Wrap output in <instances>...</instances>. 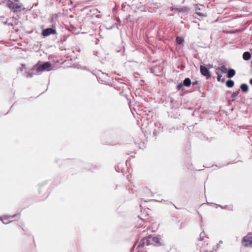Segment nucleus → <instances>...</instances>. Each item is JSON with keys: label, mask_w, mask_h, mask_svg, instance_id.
Returning <instances> with one entry per match:
<instances>
[{"label": "nucleus", "mask_w": 252, "mask_h": 252, "mask_svg": "<svg viewBox=\"0 0 252 252\" xmlns=\"http://www.w3.org/2000/svg\"><path fill=\"white\" fill-rule=\"evenodd\" d=\"M35 68L38 73H41L44 71H49L53 69L52 65L50 62H46L42 64H36Z\"/></svg>", "instance_id": "1"}, {"label": "nucleus", "mask_w": 252, "mask_h": 252, "mask_svg": "<svg viewBox=\"0 0 252 252\" xmlns=\"http://www.w3.org/2000/svg\"><path fill=\"white\" fill-rule=\"evenodd\" d=\"M6 6L11 9L17 10L21 8V4L19 2L18 0H14V1L8 0L7 1Z\"/></svg>", "instance_id": "2"}, {"label": "nucleus", "mask_w": 252, "mask_h": 252, "mask_svg": "<svg viewBox=\"0 0 252 252\" xmlns=\"http://www.w3.org/2000/svg\"><path fill=\"white\" fill-rule=\"evenodd\" d=\"M242 244L245 247H252V237L249 236L244 237L243 239Z\"/></svg>", "instance_id": "3"}, {"label": "nucleus", "mask_w": 252, "mask_h": 252, "mask_svg": "<svg viewBox=\"0 0 252 252\" xmlns=\"http://www.w3.org/2000/svg\"><path fill=\"white\" fill-rule=\"evenodd\" d=\"M200 72L202 75L206 77L207 78L211 76L209 70L205 66H200Z\"/></svg>", "instance_id": "4"}, {"label": "nucleus", "mask_w": 252, "mask_h": 252, "mask_svg": "<svg viewBox=\"0 0 252 252\" xmlns=\"http://www.w3.org/2000/svg\"><path fill=\"white\" fill-rule=\"evenodd\" d=\"M56 33L55 30L52 28H47L43 30L42 34L44 36H48L51 34H54Z\"/></svg>", "instance_id": "5"}, {"label": "nucleus", "mask_w": 252, "mask_h": 252, "mask_svg": "<svg viewBox=\"0 0 252 252\" xmlns=\"http://www.w3.org/2000/svg\"><path fill=\"white\" fill-rule=\"evenodd\" d=\"M148 242L153 245H159V240L158 237L150 236L148 238Z\"/></svg>", "instance_id": "6"}, {"label": "nucleus", "mask_w": 252, "mask_h": 252, "mask_svg": "<svg viewBox=\"0 0 252 252\" xmlns=\"http://www.w3.org/2000/svg\"><path fill=\"white\" fill-rule=\"evenodd\" d=\"M15 216H3V217H0V220L2 221V222L4 224H7L9 222H11Z\"/></svg>", "instance_id": "7"}, {"label": "nucleus", "mask_w": 252, "mask_h": 252, "mask_svg": "<svg viewBox=\"0 0 252 252\" xmlns=\"http://www.w3.org/2000/svg\"><path fill=\"white\" fill-rule=\"evenodd\" d=\"M251 54L249 52H245L243 55V58L245 61H248L251 58Z\"/></svg>", "instance_id": "8"}, {"label": "nucleus", "mask_w": 252, "mask_h": 252, "mask_svg": "<svg viewBox=\"0 0 252 252\" xmlns=\"http://www.w3.org/2000/svg\"><path fill=\"white\" fill-rule=\"evenodd\" d=\"M183 84L184 86L189 87L191 84V80L189 78H187L184 80Z\"/></svg>", "instance_id": "9"}, {"label": "nucleus", "mask_w": 252, "mask_h": 252, "mask_svg": "<svg viewBox=\"0 0 252 252\" xmlns=\"http://www.w3.org/2000/svg\"><path fill=\"white\" fill-rule=\"evenodd\" d=\"M235 74V70L233 69H230L229 70V71L228 72V77L229 78H232V77H233L234 76Z\"/></svg>", "instance_id": "10"}, {"label": "nucleus", "mask_w": 252, "mask_h": 252, "mask_svg": "<svg viewBox=\"0 0 252 252\" xmlns=\"http://www.w3.org/2000/svg\"><path fill=\"white\" fill-rule=\"evenodd\" d=\"M240 87L243 92H247L248 91L249 88L247 84H243L241 85Z\"/></svg>", "instance_id": "11"}, {"label": "nucleus", "mask_w": 252, "mask_h": 252, "mask_svg": "<svg viewBox=\"0 0 252 252\" xmlns=\"http://www.w3.org/2000/svg\"><path fill=\"white\" fill-rule=\"evenodd\" d=\"M234 83L233 81H232L231 80H228L226 83V85L227 87H228L229 88L232 87L234 86Z\"/></svg>", "instance_id": "12"}, {"label": "nucleus", "mask_w": 252, "mask_h": 252, "mask_svg": "<svg viewBox=\"0 0 252 252\" xmlns=\"http://www.w3.org/2000/svg\"><path fill=\"white\" fill-rule=\"evenodd\" d=\"M184 41V39L182 37H177L176 38V42L178 44H182Z\"/></svg>", "instance_id": "13"}, {"label": "nucleus", "mask_w": 252, "mask_h": 252, "mask_svg": "<svg viewBox=\"0 0 252 252\" xmlns=\"http://www.w3.org/2000/svg\"><path fill=\"white\" fill-rule=\"evenodd\" d=\"M220 69L221 72H224V73L226 72V71L227 70L226 67H225L224 66H221L220 68Z\"/></svg>", "instance_id": "14"}, {"label": "nucleus", "mask_w": 252, "mask_h": 252, "mask_svg": "<svg viewBox=\"0 0 252 252\" xmlns=\"http://www.w3.org/2000/svg\"><path fill=\"white\" fill-rule=\"evenodd\" d=\"M217 75H218V77H217V80L218 81H221V78L222 77V75L220 74L219 73H217Z\"/></svg>", "instance_id": "15"}, {"label": "nucleus", "mask_w": 252, "mask_h": 252, "mask_svg": "<svg viewBox=\"0 0 252 252\" xmlns=\"http://www.w3.org/2000/svg\"><path fill=\"white\" fill-rule=\"evenodd\" d=\"M184 86L183 83H180V84L178 85L177 86V88L178 90H180L182 86Z\"/></svg>", "instance_id": "16"}, {"label": "nucleus", "mask_w": 252, "mask_h": 252, "mask_svg": "<svg viewBox=\"0 0 252 252\" xmlns=\"http://www.w3.org/2000/svg\"><path fill=\"white\" fill-rule=\"evenodd\" d=\"M250 83L252 85V78L250 80Z\"/></svg>", "instance_id": "17"}]
</instances>
